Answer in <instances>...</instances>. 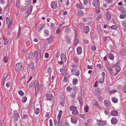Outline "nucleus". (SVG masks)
<instances>
[{"label":"nucleus","mask_w":126,"mask_h":126,"mask_svg":"<svg viewBox=\"0 0 126 126\" xmlns=\"http://www.w3.org/2000/svg\"><path fill=\"white\" fill-rule=\"evenodd\" d=\"M69 110L72 111V114L74 115H77L79 114L78 111L77 110V108L73 106H71L69 108Z\"/></svg>","instance_id":"obj_1"},{"label":"nucleus","mask_w":126,"mask_h":126,"mask_svg":"<svg viewBox=\"0 0 126 126\" xmlns=\"http://www.w3.org/2000/svg\"><path fill=\"white\" fill-rule=\"evenodd\" d=\"M6 24L7 25L6 27L8 28H9L11 27L12 24V18H9L8 17H6Z\"/></svg>","instance_id":"obj_2"},{"label":"nucleus","mask_w":126,"mask_h":126,"mask_svg":"<svg viewBox=\"0 0 126 126\" xmlns=\"http://www.w3.org/2000/svg\"><path fill=\"white\" fill-rule=\"evenodd\" d=\"M62 111L60 110L57 116L58 126H61V124L62 120H61V118L62 116Z\"/></svg>","instance_id":"obj_3"},{"label":"nucleus","mask_w":126,"mask_h":126,"mask_svg":"<svg viewBox=\"0 0 126 126\" xmlns=\"http://www.w3.org/2000/svg\"><path fill=\"white\" fill-rule=\"evenodd\" d=\"M50 7L53 9H56L58 7L57 2L55 1L52 2L51 4Z\"/></svg>","instance_id":"obj_4"},{"label":"nucleus","mask_w":126,"mask_h":126,"mask_svg":"<svg viewBox=\"0 0 126 126\" xmlns=\"http://www.w3.org/2000/svg\"><path fill=\"white\" fill-rule=\"evenodd\" d=\"M22 66L21 63H17L15 66V69L17 71H20L22 69Z\"/></svg>","instance_id":"obj_5"},{"label":"nucleus","mask_w":126,"mask_h":126,"mask_svg":"<svg viewBox=\"0 0 126 126\" xmlns=\"http://www.w3.org/2000/svg\"><path fill=\"white\" fill-rule=\"evenodd\" d=\"M93 5L96 8L100 6V2L98 0H94L93 2Z\"/></svg>","instance_id":"obj_6"},{"label":"nucleus","mask_w":126,"mask_h":126,"mask_svg":"<svg viewBox=\"0 0 126 126\" xmlns=\"http://www.w3.org/2000/svg\"><path fill=\"white\" fill-rule=\"evenodd\" d=\"M71 72L72 75L75 74V70L74 69L77 68L78 67V66L76 64H72L71 65Z\"/></svg>","instance_id":"obj_7"},{"label":"nucleus","mask_w":126,"mask_h":126,"mask_svg":"<svg viewBox=\"0 0 126 126\" xmlns=\"http://www.w3.org/2000/svg\"><path fill=\"white\" fill-rule=\"evenodd\" d=\"M105 75L104 72H103L101 75V77H100L99 80V82L100 83H103L104 82Z\"/></svg>","instance_id":"obj_8"},{"label":"nucleus","mask_w":126,"mask_h":126,"mask_svg":"<svg viewBox=\"0 0 126 126\" xmlns=\"http://www.w3.org/2000/svg\"><path fill=\"white\" fill-rule=\"evenodd\" d=\"M46 97L47 100L51 101L54 98L53 95L51 94H47L46 95Z\"/></svg>","instance_id":"obj_9"},{"label":"nucleus","mask_w":126,"mask_h":126,"mask_svg":"<svg viewBox=\"0 0 126 126\" xmlns=\"http://www.w3.org/2000/svg\"><path fill=\"white\" fill-rule=\"evenodd\" d=\"M115 69L116 72L115 73V71L114 72L113 75L115 76L118 74L121 70V68L120 66H118L116 67Z\"/></svg>","instance_id":"obj_10"},{"label":"nucleus","mask_w":126,"mask_h":126,"mask_svg":"<svg viewBox=\"0 0 126 126\" xmlns=\"http://www.w3.org/2000/svg\"><path fill=\"white\" fill-rule=\"evenodd\" d=\"M60 71L62 74L65 77H67L68 76V74L66 70L63 68L60 69Z\"/></svg>","instance_id":"obj_11"},{"label":"nucleus","mask_w":126,"mask_h":126,"mask_svg":"<svg viewBox=\"0 0 126 126\" xmlns=\"http://www.w3.org/2000/svg\"><path fill=\"white\" fill-rule=\"evenodd\" d=\"M34 84L35 86V93L36 92L37 93L38 88V81L37 80H35L34 82Z\"/></svg>","instance_id":"obj_12"},{"label":"nucleus","mask_w":126,"mask_h":126,"mask_svg":"<svg viewBox=\"0 0 126 126\" xmlns=\"http://www.w3.org/2000/svg\"><path fill=\"white\" fill-rule=\"evenodd\" d=\"M97 124L99 126H104L106 125V122L102 120H99L97 121Z\"/></svg>","instance_id":"obj_13"},{"label":"nucleus","mask_w":126,"mask_h":126,"mask_svg":"<svg viewBox=\"0 0 126 126\" xmlns=\"http://www.w3.org/2000/svg\"><path fill=\"white\" fill-rule=\"evenodd\" d=\"M106 18L107 20H110L111 18V14L109 12H106Z\"/></svg>","instance_id":"obj_14"},{"label":"nucleus","mask_w":126,"mask_h":126,"mask_svg":"<svg viewBox=\"0 0 126 126\" xmlns=\"http://www.w3.org/2000/svg\"><path fill=\"white\" fill-rule=\"evenodd\" d=\"M7 73H5L4 75H3V77L2 78V84L3 86H4V82L5 81V80L7 76Z\"/></svg>","instance_id":"obj_15"},{"label":"nucleus","mask_w":126,"mask_h":126,"mask_svg":"<svg viewBox=\"0 0 126 126\" xmlns=\"http://www.w3.org/2000/svg\"><path fill=\"white\" fill-rule=\"evenodd\" d=\"M119 53L120 55H126V48L123 49L122 50L120 51Z\"/></svg>","instance_id":"obj_16"},{"label":"nucleus","mask_w":126,"mask_h":126,"mask_svg":"<svg viewBox=\"0 0 126 126\" xmlns=\"http://www.w3.org/2000/svg\"><path fill=\"white\" fill-rule=\"evenodd\" d=\"M102 17V15H101L98 16L97 18V20L100 23H101L103 22Z\"/></svg>","instance_id":"obj_17"},{"label":"nucleus","mask_w":126,"mask_h":126,"mask_svg":"<svg viewBox=\"0 0 126 126\" xmlns=\"http://www.w3.org/2000/svg\"><path fill=\"white\" fill-rule=\"evenodd\" d=\"M66 56L65 55L63 54H62L61 55V62L62 63H63L65 62L66 60L65 59Z\"/></svg>","instance_id":"obj_18"},{"label":"nucleus","mask_w":126,"mask_h":126,"mask_svg":"<svg viewBox=\"0 0 126 126\" xmlns=\"http://www.w3.org/2000/svg\"><path fill=\"white\" fill-rule=\"evenodd\" d=\"M111 122L112 124L115 125L117 123V120L116 118L113 117L111 119Z\"/></svg>","instance_id":"obj_19"},{"label":"nucleus","mask_w":126,"mask_h":126,"mask_svg":"<svg viewBox=\"0 0 126 126\" xmlns=\"http://www.w3.org/2000/svg\"><path fill=\"white\" fill-rule=\"evenodd\" d=\"M104 105L107 108H109L110 107V102L106 100L104 101Z\"/></svg>","instance_id":"obj_20"},{"label":"nucleus","mask_w":126,"mask_h":126,"mask_svg":"<svg viewBox=\"0 0 126 126\" xmlns=\"http://www.w3.org/2000/svg\"><path fill=\"white\" fill-rule=\"evenodd\" d=\"M15 114L14 115V118L17 121L19 116V114L16 111L14 112Z\"/></svg>","instance_id":"obj_21"},{"label":"nucleus","mask_w":126,"mask_h":126,"mask_svg":"<svg viewBox=\"0 0 126 126\" xmlns=\"http://www.w3.org/2000/svg\"><path fill=\"white\" fill-rule=\"evenodd\" d=\"M107 69L109 70L110 73L112 75H113L114 72L112 70L111 67L110 66H108L107 67Z\"/></svg>","instance_id":"obj_22"},{"label":"nucleus","mask_w":126,"mask_h":126,"mask_svg":"<svg viewBox=\"0 0 126 126\" xmlns=\"http://www.w3.org/2000/svg\"><path fill=\"white\" fill-rule=\"evenodd\" d=\"M84 13L81 10H79L78 11L77 13V15L80 16H82L84 15Z\"/></svg>","instance_id":"obj_23"},{"label":"nucleus","mask_w":126,"mask_h":126,"mask_svg":"<svg viewBox=\"0 0 126 126\" xmlns=\"http://www.w3.org/2000/svg\"><path fill=\"white\" fill-rule=\"evenodd\" d=\"M111 114L113 116H117L118 114V112L116 110H112L111 112Z\"/></svg>","instance_id":"obj_24"},{"label":"nucleus","mask_w":126,"mask_h":126,"mask_svg":"<svg viewBox=\"0 0 126 126\" xmlns=\"http://www.w3.org/2000/svg\"><path fill=\"white\" fill-rule=\"evenodd\" d=\"M84 32L85 33H87L89 31V28L88 26H86L83 29Z\"/></svg>","instance_id":"obj_25"},{"label":"nucleus","mask_w":126,"mask_h":126,"mask_svg":"<svg viewBox=\"0 0 126 126\" xmlns=\"http://www.w3.org/2000/svg\"><path fill=\"white\" fill-rule=\"evenodd\" d=\"M76 6L77 8L80 9H82L83 7L81 3H77L76 4Z\"/></svg>","instance_id":"obj_26"},{"label":"nucleus","mask_w":126,"mask_h":126,"mask_svg":"<svg viewBox=\"0 0 126 126\" xmlns=\"http://www.w3.org/2000/svg\"><path fill=\"white\" fill-rule=\"evenodd\" d=\"M77 53L80 54L82 53V48L81 47H78L77 49Z\"/></svg>","instance_id":"obj_27"},{"label":"nucleus","mask_w":126,"mask_h":126,"mask_svg":"<svg viewBox=\"0 0 126 126\" xmlns=\"http://www.w3.org/2000/svg\"><path fill=\"white\" fill-rule=\"evenodd\" d=\"M32 7L29 8L27 9V14L28 15L32 13Z\"/></svg>","instance_id":"obj_28"},{"label":"nucleus","mask_w":126,"mask_h":126,"mask_svg":"<svg viewBox=\"0 0 126 126\" xmlns=\"http://www.w3.org/2000/svg\"><path fill=\"white\" fill-rule=\"evenodd\" d=\"M71 121L72 123L74 124H76L77 122V118L74 117L71 118Z\"/></svg>","instance_id":"obj_29"},{"label":"nucleus","mask_w":126,"mask_h":126,"mask_svg":"<svg viewBox=\"0 0 126 126\" xmlns=\"http://www.w3.org/2000/svg\"><path fill=\"white\" fill-rule=\"evenodd\" d=\"M108 57L110 59L112 60L114 58V56L112 53H109L108 54Z\"/></svg>","instance_id":"obj_30"},{"label":"nucleus","mask_w":126,"mask_h":126,"mask_svg":"<svg viewBox=\"0 0 126 126\" xmlns=\"http://www.w3.org/2000/svg\"><path fill=\"white\" fill-rule=\"evenodd\" d=\"M44 25L42 24L40 25L38 27V31L39 32L40 31L44 28Z\"/></svg>","instance_id":"obj_31"},{"label":"nucleus","mask_w":126,"mask_h":126,"mask_svg":"<svg viewBox=\"0 0 126 126\" xmlns=\"http://www.w3.org/2000/svg\"><path fill=\"white\" fill-rule=\"evenodd\" d=\"M94 92L96 94L98 95L100 93V91L98 88H96Z\"/></svg>","instance_id":"obj_32"},{"label":"nucleus","mask_w":126,"mask_h":126,"mask_svg":"<svg viewBox=\"0 0 126 126\" xmlns=\"http://www.w3.org/2000/svg\"><path fill=\"white\" fill-rule=\"evenodd\" d=\"M65 103V100L63 99H62L60 100V104L61 106L63 107Z\"/></svg>","instance_id":"obj_33"},{"label":"nucleus","mask_w":126,"mask_h":126,"mask_svg":"<svg viewBox=\"0 0 126 126\" xmlns=\"http://www.w3.org/2000/svg\"><path fill=\"white\" fill-rule=\"evenodd\" d=\"M53 39V37L52 36H50V37L48 38L47 40L48 41V42L49 44H50L52 41Z\"/></svg>","instance_id":"obj_34"},{"label":"nucleus","mask_w":126,"mask_h":126,"mask_svg":"<svg viewBox=\"0 0 126 126\" xmlns=\"http://www.w3.org/2000/svg\"><path fill=\"white\" fill-rule=\"evenodd\" d=\"M78 82V80L76 78L74 79L73 80V85H76Z\"/></svg>","instance_id":"obj_35"},{"label":"nucleus","mask_w":126,"mask_h":126,"mask_svg":"<svg viewBox=\"0 0 126 126\" xmlns=\"http://www.w3.org/2000/svg\"><path fill=\"white\" fill-rule=\"evenodd\" d=\"M25 76H23L20 79V82L24 83L25 81Z\"/></svg>","instance_id":"obj_36"},{"label":"nucleus","mask_w":126,"mask_h":126,"mask_svg":"<svg viewBox=\"0 0 126 126\" xmlns=\"http://www.w3.org/2000/svg\"><path fill=\"white\" fill-rule=\"evenodd\" d=\"M27 98L26 96H23L22 99V103H25L27 100Z\"/></svg>","instance_id":"obj_37"},{"label":"nucleus","mask_w":126,"mask_h":126,"mask_svg":"<svg viewBox=\"0 0 126 126\" xmlns=\"http://www.w3.org/2000/svg\"><path fill=\"white\" fill-rule=\"evenodd\" d=\"M3 40H4V44L5 45H7L9 42V40L7 38H5L4 37H3Z\"/></svg>","instance_id":"obj_38"},{"label":"nucleus","mask_w":126,"mask_h":126,"mask_svg":"<svg viewBox=\"0 0 126 126\" xmlns=\"http://www.w3.org/2000/svg\"><path fill=\"white\" fill-rule=\"evenodd\" d=\"M92 103L93 105L94 106L97 105V101L95 100H92Z\"/></svg>","instance_id":"obj_39"},{"label":"nucleus","mask_w":126,"mask_h":126,"mask_svg":"<svg viewBox=\"0 0 126 126\" xmlns=\"http://www.w3.org/2000/svg\"><path fill=\"white\" fill-rule=\"evenodd\" d=\"M76 73L74 74L76 76H79L80 73V71L78 69H76L75 70Z\"/></svg>","instance_id":"obj_40"},{"label":"nucleus","mask_w":126,"mask_h":126,"mask_svg":"<svg viewBox=\"0 0 126 126\" xmlns=\"http://www.w3.org/2000/svg\"><path fill=\"white\" fill-rule=\"evenodd\" d=\"M112 101L114 103H117L118 101V100L117 98L115 97H113L112 98Z\"/></svg>","instance_id":"obj_41"},{"label":"nucleus","mask_w":126,"mask_h":126,"mask_svg":"<svg viewBox=\"0 0 126 126\" xmlns=\"http://www.w3.org/2000/svg\"><path fill=\"white\" fill-rule=\"evenodd\" d=\"M40 109L39 108H37L36 109L35 113L37 115H38L39 113Z\"/></svg>","instance_id":"obj_42"},{"label":"nucleus","mask_w":126,"mask_h":126,"mask_svg":"<svg viewBox=\"0 0 126 126\" xmlns=\"http://www.w3.org/2000/svg\"><path fill=\"white\" fill-rule=\"evenodd\" d=\"M72 89V88L70 86H69L67 87L66 88V90L68 92L71 91Z\"/></svg>","instance_id":"obj_43"},{"label":"nucleus","mask_w":126,"mask_h":126,"mask_svg":"<svg viewBox=\"0 0 126 126\" xmlns=\"http://www.w3.org/2000/svg\"><path fill=\"white\" fill-rule=\"evenodd\" d=\"M78 90V88L77 87L75 86L74 87H73V90L74 92H76Z\"/></svg>","instance_id":"obj_44"},{"label":"nucleus","mask_w":126,"mask_h":126,"mask_svg":"<svg viewBox=\"0 0 126 126\" xmlns=\"http://www.w3.org/2000/svg\"><path fill=\"white\" fill-rule=\"evenodd\" d=\"M73 59L74 61L75 62H77L79 61V59L77 57H74L73 58Z\"/></svg>","instance_id":"obj_45"},{"label":"nucleus","mask_w":126,"mask_h":126,"mask_svg":"<svg viewBox=\"0 0 126 126\" xmlns=\"http://www.w3.org/2000/svg\"><path fill=\"white\" fill-rule=\"evenodd\" d=\"M95 12L96 14L99 13L100 12V10L99 9H97L95 10Z\"/></svg>","instance_id":"obj_46"},{"label":"nucleus","mask_w":126,"mask_h":126,"mask_svg":"<svg viewBox=\"0 0 126 126\" xmlns=\"http://www.w3.org/2000/svg\"><path fill=\"white\" fill-rule=\"evenodd\" d=\"M111 29H113V30H116L117 29V27L115 25H113L110 27Z\"/></svg>","instance_id":"obj_47"},{"label":"nucleus","mask_w":126,"mask_h":126,"mask_svg":"<svg viewBox=\"0 0 126 126\" xmlns=\"http://www.w3.org/2000/svg\"><path fill=\"white\" fill-rule=\"evenodd\" d=\"M126 15L124 14H122L120 15V17L122 19H124L126 17Z\"/></svg>","instance_id":"obj_48"},{"label":"nucleus","mask_w":126,"mask_h":126,"mask_svg":"<svg viewBox=\"0 0 126 126\" xmlns=\"http://www.w3.org/2000/svg\"><path fill=\"white\" fill-rule=\"evenodd\" d=\"M34 56L35 58H36L37 57V52L36 51H35L33 53Z\"/></svg>","instance_id":"obj_49"},{"label":"nucleus","mask_w":126,"mask_h":126,"mask_svg":"<svg viewBox=\"0 0 126 126\" xmlns=\"http://www.w3.org/2000/svg\"><path fill=\"white\" fill-rule=\"evenodd\" d=\"M11 85V82L10 81H8L6 83V86L7 87H10Z\"/></svg>","instance_id":"obj_50"},{"label":"nucleus","mask_w":126,"mask_h":126,"mask_svg":"<svg viewBox=\"0 0 126 126\" xmlns=\"http://www.w3.org/2000/svg\"><path fill=\"white\" fill-rule=\"evenodd\" d=\"M123 91L124 92L126 93V84L124 86L123 89Z\"/></svg>","instance_id":"obj_51"},{"label":"nucleus","mask_w":126,"mask_h":126,"mask_svg":"<svg viewBox=\"0 0 126 126\" xmlns=\"http://www.w3.org/2000/svg\"><path fill=\"white\" fill-rule=\"evenodd\" d=\"M89 110V107H88L87 105H86L84 108V110L86 112H87Z\"/></svg>","instance_id":"obj_52"},{"label":"nucleus","mask_w":126,"mask_h":126,"mask_svg":"<svg viewBox=\"0 0 126 126\" xmlns=\"http://www.w3.org/2000/svg\"><path fill=\"white\" fill-rule=\"evenodd\" d=\"M19 94L21 96H23L24 95V93L22 91L20 90L18 91Z\"/></svg>","instance_id":"obj_53"},{"label":"nucleus","mask_w":126,"mask_h":126,"mask_svg":"<svg viewBox=\"0 0 126 126\" xmlns=\"http://www.w3.org/2000/svg\"><path fill=\"white\" fill-rule=\"evenodd\" d=\"M113 0H107L106 2L110 4H112L113 2Z\"/></svg>","instance_id":"obj_54"},{"label":"nucleus","mask_w":126,"mask_h":126,"mask_svg":"<svg viewBox=\"0 0 126 126\" xmlns=\"http://www.w3.org/2000/svg\"><path fill=\"white\" fill-rule=\"evenodd\" d=\"M47 72L50 74L52 71V69L50 67H49L47 70Z\"/></svg>","instance_id":"obj_55"},{"label":"nucleus","mask_w":126,"mask_h":126,"mask_svg":"<svg viewBox=\"0 0 126 126\" xmlns=\"http://www.w3.org/2000/svg\"><path fill=\"white\" fill-rule=\"evenodd\" d=\"M4 58V61H5V63H7L8 61V57H5Z\"/></svg>","instance_id":"obj_56"},{"label":"nucleus","mask_w":126,"mask_h":126,"mask_svg":"<svg viewBox=\"0 0 126 126\" xmlns=\"http://www.w3.org/2000/svg\"><path fill=\"white\" fill-rule=\"evenodd\" d=\"M76 93V92H75L74 93H73L72 94H71V97L72 98H74L75 97H76V94H75Z\"/></svg>","instance_id":"obj_57"},{"label":"nucleus","mask_w":126,"mask_h":126,"mask_svg":"<svg viewBox=\"0 0 126 126\" xmlns=\"http://www.w3.org/2000/svg\"><path fill=\"white\" fill-rule=\"evenodd\" d=\"M96 47L95 46H92L91 47V50L94 51L95 50Z\"/></svg>","instance_id":"obj_58"},{"label":"nucleus","mask_w":126,"mask_h":126,"mask_svg":"<svg viewBox=\"0 0 126 126\" xmlns=\"http://www.w3.org/2000/svg\"><path fill=\"white\" fill-rule=\"evenodd\" d=\"M38 87V88H39V89L40 91H42L43 90V86L41 84H39V87Z\"/></svg>","instance_id":"obj_59"},{"label":"nucleus","mask_w":126,"mask_h":126,"mask_svg":"<svg viewBox=\"0 0 126 126\" xmlns=\"http://www.w3.org/2000/svg\"><path fill=\"white\" fill-rule=\"evenodd\" d=\"M52 120L51 119L49 120V122L50 123V126H53V124L52 123Z\"/></svg>","instance_id":"obj_60"},{"label":"nucleus","mask_w":126,"mask_h":126,"mask_svg":"<svg viewBox=\"0 0 126 126\" xmlns=\"http://www.w3.org/2000/svg\"><path fill=\"white\" fill-rule=\"evenodd\" d=\"M75 44L76 45V46L77 45V44L79 43V40L78 39H75Z\"/></svg>","instance_id":"obj_61"},{"label":"nucleus","mask_w":126,"mask_h":126,"mask_svg":"<svg viewBox=\"0 0 126 126\" xmlns=\"http://www.w3.org/2000/svg\"><path fill=\"white\" fill-rule=\"evenodd\" d=\"M83 4L84 5H86L88 1L87 0H83Z\"/></svg>","instance_id":"obj_62"},{"label":"nucleus","mask_w":126,"mask_h":126,"mask_svg":"<svg viewBox=\"0 0 126 126\" xmlns=\"http://www.w3.org/2000/svg\"><path fill=\"white\" fill-rule=\"evenodd\" d=\"M80 117L82 118H85V115L84 114H81L79 115Z\"/></svg>","instance_id":"obj_63"},{"label":"nucleus","mask_w":126,"mask_h":126,"mask_svg":"<svg viewBox=\"0 0 126 126\" xmlns=\"http://www.w3.org/2000/svg\"><path fill=\"white\" fill-rule=\"evenodd\" d=\"M99 83L98 81H96L95 82V83L94 85V87H96L98 86Z\"/></svg>","instance_id":"obj_64"}]
</instances>
